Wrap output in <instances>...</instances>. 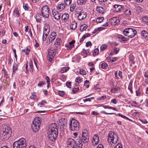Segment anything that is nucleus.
I'll list each match as a JSON object with an SVG mask.
<instances>
[{
    "label": "nucleus",
    "mask_w": 148,
    "mask_h": 148,
    "mask_svg": "<svg viewBox=\"0 0 148 148\" xmlns=\"http://www.w3.org/2000/svg\"><path fill=\"white\" fill-rule=\"evenodd\" d=\"M58 130L56 123H52L49 125L47 133L48 138L51 141H54L57 138L58 135Z\"/></svg>",
    "instance_id": "f257e3e1"
},
{
    "label": "nucleus",
    "mask_w": 148,
    "mask_h": 148,
    "mask_svg": "<svg viewBox=\"0 0 148 148\" xmlns=\"http://www.w3.org/2000/svg\"><path fill=\"white\" fill-rule=\"evenodd\" d=\"M89 140V137L88 132L86 129H83L82 131L81 137L79 136V138L76 140V141L79 143H81L83 142L84 143H88Z\"/></svg>",
    "instance_id": "f03ea898"
},
{
    "label": "nucleus",
    "mask_w": 148,
    "mask_h": 148,
    "mask_svg": "<svg viewBox=\"0 0 148 148\" xmlns=\"http://www.w3.org/2000/svg\"><path fill=\"white\" fill-rule=\"evenodd\" d=\"M69 125V129L73 131H78L79 129V125L78 121L72 118L70 119Z\"/></svg>",
    "instance_id": "7ed1b4c3"
},
{
    "label": "nucleus",
    "mask_w": 148,
    "mask_h": 148,
    "mask_svg": "<svg viewBox=\"0 0 148 148\" xmlns=\"http://www.w3.org/2000/svg\"><path fill=\"white\" fill-rule=\"evenodd\" d=\"M82 144L78 142L77 143L73 139L70 138L67 142L66 148H82Z\"/></svg>",
    "instance_id": "20e7f679"
},
{
    "label": "nucleus",
    "mask_w": 148,
    "mask_h": 148,
    "mask_svg": "<svg viewBox=\"0 0 148 148\" xmlns=\"http://www.w3.org/2000/svg\"><path fill=\"white\" fill-rule=\"evenodd\" d=\"M26 140L24 138H22L14 142L13 148H26Z\"/></svg>",
    "instance_id": "39448f33"
},
{
    "label": "nucleus",
    "mask_w": 148,
    "mask_h": 148,
    "mask_svg": "<svg viewBox=\"0 0 148 148\" xmlns=\"http://www.w3.org/2000/svg\"><path fill=\"white\" fill-rule=\"evenodd\" d=\"M123 34L128 38H131L134 37L137 33V32L135 29L131 28H125L123 32Z\"/></svg>",
    "instance_id": "423d86ee"
},
{
    "label": "nucleus",
    "mask_w": 148,
    "mask_h": 148,
    "mask_svg": "<svg viewBox=\"0 0 148 148\" xmlns=\"http://www.w3.org/2000/svg\"><path fill=\"white\" fill-rule=\"evenodd\" d=\"M40 118L38 117H36L33 121V123L32 125L33 131L36 132H37L39 129L41 122Z\"/></svg>",
    "instance_id": "0eeeda50"
},
{
    "label": "nucleus",
    "mask_w": 148,
    "mask_h": 148,
    "mask_svg": "<svg viewBox=\"0 0 148 148\" xmlns=\"http://www.w3.org/2000/svg\"><path fill=\"white\" fill-rule=\"evenodd\" d=\"M118 136L116 134L111 131L109 132L108 140L110 143H111L114 144L116 143L118 141Z\"/></svg>",
    "instance_id": "6e6552de"
},
{
    "label": "nucleus",
    "mask_w": 148,
    "mask_h": 148,
    "mask_svg": "<svg viewBox=\"0 0 148 148\" xmlns=\"http://www.w3.org/2000/svg\"><path fill=\"white\" fill-rule=\"evenodd\" d=\"M49 9L47 5L43 6L41 8V15L44 18H48L49 16Z\"/></svg>",
    "instance_id": "1a4fd4ad"
},
{
    "label": "nucleus",
    "mask_w": 148,
    "mask_h": 148,
    "mask_svg": "<svg viewBox=\"0 0 148 148\" xmlns=\"http://www.w3.org/2000/svg\"><path fill=\"white\" fill-rule=\"evenodd\" d=\"M12 133V131L11 128L8 126L6 127L2 134L3 136H4V138L6 139L7 138H8L10 136Z\"/></svg>",
    "instance_id": "9d476101"
},
{
    "label": "nucleus",
    "mask_w": 148,
    "mask_h": 148,
    "mask_svg": "<svg viewBox=\"0 0 148 148\" xmlns=\"http://www.w3.org/2000/svg\"><path fill=\"white\" fill-rule=\"evenodd\" d=\"M67 120L64 118H60L59 120L58 124L61 126V128L62 127L64 129L66 127Z\"/></svg>",
    "instance_id": "9b49d317"
},
{
    "label": "nucleus",
    "mask_w": 148,
    "mask_h": 148,
    "mask_svg": "<svg viewBox=\"0 0 148 148\" xmlns=\"http://www.w3.org/2000/svg\"><path fill=\"white\" fill-rule=\"evenodd\" d=\"M75 41V40H73L65 45V47L67 50L71 49L74 46V44Z\"/></svg>",
    "instance_id": "f8f14e48"
},
{
    "label": "nucleus",
    "mask_w": 148,
    "mask_h": 148,
    "mask_svg": "<svg viewBox=\"0 0 148 148\" xmlns=\"http://www.w3.org/2000/svg\"><path fill=\"white\" fill-rule=\"evenodd\" d=\"M45 27H46L45 26L44 29L42 36V40L44 41L46 40L50 30L49 28H46Z\"/></svg>",
    "instance_id": "ddd939ff"
},
{
    "label": "nucleus",
    "mask_w": 148,
    "mask_h": 148,
    "mask_svg": "<svg viewBox=\"0 0 148 148\" xmlns=\"http://www.w3.org/2000/svg\"><path fill=\"white\" fill-rule=\"evenodd\" d=\"M56 37V34L54 32H52L49 36L47 43L49 44L51 43L55 39Z\"/></svg>",
    "instance_id": "4468645a"
},
{
    "label": "nucleus",
    "mask_w": 148,
    "mask_h": 148,
    "mask_svg": "<svg viewBox=\"0 0 148 148\" xmlns=\"http://www.w3.org/2000/svg\"><path fill=\"white\" fill-rule=\"evenodd\" d=\"M65 5L64 3L59 4L56 7L57 11L59 12L62 11L65 8Z\"/></svg>",
    "instance_id": "2eb2a0df"
},
{
    "label": "nucleus",
    "mask_w": 148,
    "mask_h": 148,
    "mask_svg": "<svg viewBox=\"0 0 148 148\" xmlns=\"http://www.w3.org/2000/svg\"><path fill=\"white\" fill-rule=\"evenodd\" d=\"M56 10H53L52 11V14L53 17L57 20H59L61 17L60 14Z\"/></svg>",
    "instance_id": "dca6fc26"
},
{
    "label": "nucleus",
    "mask_w": 148,
    "mask_h": 148,
    "mask_svg": "<svg viewBox=\"0 0 148 148\" xmlns=\"http://www.w3.org/2000/svg\"><path fill=\"white\" fill-rule=\"evenodd\" d=\"M99 138L98 135L96 134L94 135L93 137L92 142L94 145H96L99 142Z\"/></svg>",
    "instance_id": "f3484780"
},
{
    "label": "nucleus",
    "mask_w": 148,
    "mask_h": 148,
    "mask_svg": "<svg viewBox=\"0 0 148 148\" xmlns=\"http://www.w3.org/2000/svg\"><path fill=\"white\" fill-rule=\"evenodd\" d=\"M86 15L85 12H83L78 14L77 18L79 20H82L86 18Z\"/></svg>",
    "instance_id": "a211bd4d"
},
{
    "label": "nucleus",
    "mask_w": 148,
    "mask_h": 148,
    "mask_svg": "<svg viewBox=\"0 0 148 148\" xmlns=\"http://www.w3.org/2000/svg\"><path fill=\"white\" fill-rule=\"evenodd\" d=\"M77 23L75 21H73L71 22L70 25V28L74 30L77 27Z\"/></svg>",
    "instance_id": "6ab92c4d"
},
{
    "label": "nucleus",
    "mask_w": 148,
    "mask_h": 148,
    "mask_svg": "<svg viewBox=\"0 0 148 148\" xmlns=\"http://www.w3.org/2000/svg\"><path fill=\"white\" fill-rule=\"evenodd\" d=\"M111 21L114 25L118 24L120 23V21L117 17H114L111 19Z\"/></svg>",
    "instance_id": "aec40b11"
},
{
    "label": "nucleus",
    "mask_w": 148,
    "mask_h": 148,
    "mask_svg": "<svg viewBox=\"0 0 148 148\" xmlns=\"http://www.w3.org/2000/svg\"><path fill=\"white\" fill-rule=\"evenodd\" d=\"M13 16L15 18H18L19 16V12L17 8H16L13 12Z\"/></svg>",
    "instance_id": "412c9836"
},
{
    "label": "nucleus",
    "mask_w": 148,
    "mask_h": 148,
    "mask_svg": "<svg viewBox=\"0 0 148 148\" xmlns=\"http://www.w3.org/2000/svg\"><path fill=\"white\" fill-rule=\"evenodd\" d=\"M69 15L67 13H65L62 14L61 16V19L64 21H66L68 19Z\"/></svg>",
    "instance_id": "4be33fe9"
},
{
    "label": "nucleus",
    "mask_w": 148,
    "mask_h": 148,
    "mask_svg": "<svg viewBox=\"0 0 148 148\" xmlns=\"http://www.w3.org/2000/svg\"><path fill=\"white\" fill-rule=\"evenodd\" d=\"M142 36L145 38L146 40H148V33L145 30H143L141 32Z\"/></svg>",
    "instance_id": "5701e85b"
},
{
    "label": "nucleus",
    "mask_w": 148,
    "mask_h": 148,
    "mask_svg": "<svg viewBox=\"0 0 148 148\" xmlns=\"http://www.w3.org/2000/svg\"><path fill=\"white\" fill-rule=\"evenodd\" d=\"M114 8H115L116 12H118L121 10L122 9V6L121 5H114Z\"/></svg>",
    "instance_id": "b1692460"
},
{
    "label": "nucleus",
    "mask_w": 148,
    "mask_h": 148,
    "mask_svg": "<svg viewBox=\"0 0 148 148\" xmlns=\"http://www.w3.org/2000/svg\"><path fill=\"white\" fill-rule=\"evenodd\" d=\"M96 10L99 13L101 14H103L105 11L104 9L102 7H97Z\"/></svg>",
    "instance_id": "393cba45"
},
{
    "label": "nucleus",
    "mask_w": 148,
    "mask_h": 148,
    "mask_svg": "<svg viewBox=\"0 0 148 148\" xmlns=\"http://www.w3.org/2000/svg\"><path fill=\"white\" fill-rule=\"evenodd\" d=\"M47 104V102L46 100L42 101L41 102L39 103L38 106L40 107H42L45 106Z\"/></svg>",
    "instance_id": "a878e982"
},
{
    "label": "nucleus",
    "mask_w": 148,
    "mask_h": 148,
    "mask_svg": "<svg viewBox=\"0 0 148 148\" xmlns=\"http://www.w3.org/2000/svg\"><path fill=\"white\" fill-rule=\"evenodd\" d=\"M120 90V88L118 86H116L111 90V92L113 93H116L119 92Z\"/></svg>",
    "instance_id": "bb28decb"
},
{
    "label": "nucleus",
    "mask_w": 148,
    "mask_h": 148,
    "mask_svg": "<svg viewBox=\"0 0 148 148\" xmlns=\"http://www.w3.org/2000/svg\"><path fill=\"white\" fill-rule=\"evenodd\" d=\"M106 60L108 62H113L115 61L116 60V59L115 57H108L106 59Z\"/></svg>",
    "instance_id": "cd10ccee"
},
{
    "label": "nucleus",
    "mask_w": 148,
    "mask_h": 148,
    "mask_svg": "<svg viewBox=\"0 0 148 148\" xmlns=\"http://www.w3.org/2000/svg\"><path fill=\"white\" fill-rule=\"evenodd\" d=\"M61 41V40L59 38H57L56 39L54 43L56 47H58L60 45Z\"/></svg>",
    "instance_id": "c85d7f7f"
},
{
    "label": "nucleus",
    "mask_w": 148,
    "mask_h": 148,
    "mask_svg": "<svg viewBox=\"0 0 148 148\" xmlns=\"http://www.w3.org/2000/svg\"><path fill=\"white\" fill-rule=\"evenodd\" d=\"M133 81L132 80H131L130 81V82L129 84L128 89L129 90H130V92L131 93H132L133 92V91L132 90V84H133Z\"/></svg>",
    "instance_id": "c756f323"
},
{
    "label": "nucleus",
    "mask_w": 148,
    "mask_h": 148,
    "mask_svg": "<svg viewBox=\"0 0 148 148\" xmlns=\"http://www.w3.org/2000/svg\"><path fill=\"white\" fill-rule=\"evenodd\" d=\"M76 6V4L74 2L71 5L70 7V11L71 12H73L75 9Z\"/></svg>",
    "instance_id": "7c9ffc66"
},
{
    "label": "nucleus",
    "mask_w": 148,
    "mask_h": 148,
    "mask_svg": "<svg viewBox=\"0 0 148 148\" xmlns=\"http://www.w3.org/2000/svg\"><path fill=\"white\" fill-rule=\"evenodd\" d=\"M86 0H77V3L79 5H83L86 3Z\"/></svg>",
    "instance_id": "2f4dec72"
},
{
    "label": "nucleus",
    "mask_w": 148,
    "mask_h": 148,
    "mask_svg": "<svg viewBox=\"0 0 148 148\" xmlns=\"http://www.w3.org/2000/svg\"><path fill=\"white\" fill-rule=\"evenodd\" d=\"M41 15L39 14H37L36 16V19L37 22H40L41 17Z\"/></svg>",
    "instance_id": "473e14b6"
},
{
    "label": "nucleus",
    "mask_w": 148,
    "mask_h": 148,
    "mask_svg": "<svg viewBox=\"0 0 148 148\" xmlns=\"http://www.w3.org/2000/svg\"><path fill=\"white\" fill-rule=\"evenodd\" d=\"M87 26L86 24L82 25H81L80 30L81 31L86 30Z\"/></svg>",
    "instance_id": "72a5a7b5"
},
{
    "label": "nucleus",
    "mask_w": 148,
    "mask_h": 148,
    "mask_svg": "<svg viewBox=\"0 0 148 148\" xmlns=\"http://www.w3.org/2000/svg\"><path fill=\"white\" fill-rule=\"evenodd\" d=\"M76 12L77 14H79L80 13L84 12L83 11L81 7H78L76 9Z\"/></svg>",
    "instance_id": "f704fd0d"
},
{
    "label": "nucleus",
    "mask_w": 148,
    "mask_h": 148,
    "mask_svg": "<svg viewBox=\"0 0 148 148\" xmlns=\"http://www.w3.org/2000/svg\"><path fill=\"white\" fill-rule=\"evenodd\" d=\"M48 60L50 61H51L53 58V54L48 53L47 56Z\"/></svg>",
    "instance_id": "c9c22d12"
},
{
    "label": "nucleus",
    "mask_w": 148,
    "mask_h": 148,
    "mask_svg": "<svg viewBox=\"0 0 148 148\" xmlns=\"http://www.w3.org/2000/svg\"><path fill=\"white\" fill-rule=\"evenodd\" d=\"M30 98L34 100L36 99H37V97L35 93H32L31 96H30Z\"/></svg>",
    "instance_id": "e433bc0d"
},
{
    "label": "nucleus",
    "mask_w": 148,
    "mask_h": 148,
    "mask_svg": "<svg viewBox=\"0 0 148 148\" xmlns=\"http://www.w3.org/2000/svg\"><path fill=\"white\" fill-rule=\"evenodd\" d=\"M104 18L103 17H100L97 18L96 19V21L97 23H101L104 20Z\"/></svg>",
    "instance_id": "4c0bfd02"
},
{
    "label": "nucleus",
    "mask_w": 148,
    "mask_h": 148,
    "mask_svg": "<svg viewBox=\"0 0 148 148\" xmlns=\"http://www.w3.org/2000/svg\"><path fill=\"white\" fill-rule=\"evenodd\" d=\"M30 51V50L28 48H27L26 49H22V52H25L27 55H28L29 54V53Z\"/></svg>",
    "instance_id": "58836bf2"
},
{
    "label": "nucleus",
    "mask_w": 148,
    "mask_h": 148,
    "mask_svg": "<svg viewBox=\"0 0 148 148\" xmlns=\"http://www.w3.org/2000/svg\"><path fill=\"white\" fill-rule=\"evenodd\" d=\"M108 66V64L106 63H102L100 65L101 67L103 69H106Z\"/></svg>",
    "instance_id": "ea45409f"
},
{
    "label": "nucleus",
    "mask_w": 148,
    "mask_h": 148,
    "mask_svg": "<svg viewBox=\"0 0 148 148\" xmlns=\"http://www.w3.org/2000/svg\"><path fill=\"white\" fill-rule=\"evenodd\" d=\"M106 98L107 97L106 95H104L101 96V97L98 98L97 100L98 101L103 100L106 99Z\"/></svg>",
    "instance_id": "a19ab883"
},
{
    "label": "nucleus",
    "mask_w": 148,
    "mask_h": 148,
    "mask_svg": "<svg viewBox=\"0 0 148 148\" xmlns=\"http://www.w3.org/2000/svg\"><path fill=\"white\" fill-rule=\"evenodd\" d=\"M72 0H64V2L65 5H69L71 3Z\"/></svg>",
    "instance_id": "79ce46f5"
},
{
    "label": "nucleus",
    "mask_w": 148,
    "mask_h": 148,
    "mask_svg": "<svg viewBox=\"0 0 148 148\" xmlns=\"http://www.w3.org/2000/svg\"><path fill=\"white\" fill-rule=\"evenodd\" d=\"M99 53V49L97 48L95 49L93 53V56H96Z\"/></svg>",
    "instance_id": "37998d69"
},
{
    "label": "nucleus",
    "mask_w": 148,
    "mask_h": 148,
    "mask_svg": "<svg viewBox=\"0 0 148 148\" xmlns=\"http://www.w3.org/2000/svg\"><path fill=\"white\" fill-rule=\"evenodd\" d=\"M69 69V68L68 67H65L61 70L60 72L61 73H63L68 70Z\"/></svg>",
    "instance_id": "c03bdc74"
},
{
    "label": "nucleus",
    "mask_w": 148,
    "mask_h": 148,
    "mask_svg": "<svg viewBox=\"0 0 148 148\" xmlns=\"http://www.w3.org/2000/svg\"><path fill=\"white\" fill-rule=\"evenodd\" d=\"M82 81V79L79 77H77L75 79V82L78 83H80Z\"/></svg>",
    "instance_id": "a18cd8bd"
},
{
    "label": "nucleus",
    "mask_w": 148,
    "mask_h": 148,
    "mask_svg": "<svg viewBox=\"0 0 148 148\" xmlns=\"http://www.w3.org/2000/svg\"><path fill=\"white\" fill-rule=\"evenodd\" d=\"M79 73L81 75H86V72L84 69H79Z\"/></svg>",
    "instance_id": "49530a36"
},
{
    "label": "nucleus",
    "mask_w": 148,
    "mask_h": 148,
    "mask_svg": "<svg viewBox=\"0 0 148 148\" xmlns=\"http://www.w3.org/2000/svg\"><path fill=\"white\" fill-rule=\"evenodd\" d=\"M23 8L26 10H28L29 9L28 5L27 3H23Z\"/></svg>",
    "instance_id": "de8ad7c7"
},
{
    "label": "nucleus",
    "mask_w": 148,
    "mask_h": 148,
    "mask_svg": "<svg viewBox=\"0 0 148 148\" xmlns=\"http://www.w3.org/2000/svg\"><path fill=\"white\" fill-rule=\"evenodd\" d=\"M65 92L64 91H58V95L60 96H63L65 94Z\"/></svg>",
    "instance_id": "09e8293b"
},
{
    "label": "nucleus",
    "mask_w": 148,
    "mask_h": 148,
    "mask_svg": "<svg viewBox=\"0 0 148 148\" xmlns=\"http://www.w3.org/2000/svg\"><path fill=\"white\" fill-rule=\"evenodd\" d=\"M131 11L130 10H125L124 12L125 14L126 15L128 16L130 15L131 14Z\"/></svg>",
    "instance_id": "8fccbe9b"
},
{
    "label": "nucleus",
    "mask_w": 148,
    "mask_h": 148,
    "mask_svg": "<svg viewBox=\"0 0 148 148\" xmlns=\"http://www.w3.org/2000/svg\"><path fill=\"white\" fill-rule=\"evenodd\" d=\"M45 83L44 82L42 81L39 82L38 84V86L39 87H40L42 86L43 85H44Z\"/></svg>",
    "instance_id": "3c124183"
},
{
    "label": "nucleus",
    "mask_w": 148,
    "mask_h": 148,
    "mask_svg": "<svg viewBox=\"0 0 148 148\" xmlns=\"http://www.w3.org/2000/svg\"><path fill=\"white\" fill-rule=\"evenodd\" d=\"M79 90V88L78 87H77L76 88H74L72 89V91L74 93H76L77 91H78Z\"/></svg>",
    "instance_id": "603ef678"
},
{
    "label": "nucleus",
    "mask_w": 148,
    "mask_h": 148,
    "mask_svg": "<svg viewBox=\"0 0 148 148\" xmlns=\"http://www.w3.org/2000/svg\"><path fill=\"white\" fill-rule=\"evenodd\" d=\"M89 81L88 80H86L85 81L84 86H85L86 88H88L89 87V84H88Z\"/></svg>",
    "instance_id": "864d4df0"
},
{
    "label": "nucleus",
    "mask_w": 148,
    "mask_h": 148,
    "mask_svg": "<svg viewBox=\"0 0 148 148\" xmlns=\"http://www.w3.org/2000/svg\"><path fill=\"white\" fill-rule=\"evenodd\" d=\"M143 21L146 23H147V22L148 21V18L146 16L142 18Z\"/></svg>",
    "instance_id": "5fc2aeb1"
},
{
    "label": "nucleus",
    "mask_w": 148,
    "mask_h": 148,
    "mask_svg": "<svg viewBox=\"0 0 148 148\" xmlns=\"http://www.w3.org/2000/svg\"><path fill=\"white\" fill-rule=\"evenodd\" d=\"M93 97H92L90 98H86L85 99H84L83 100L84 102H87V101H91V100L92 99H93Z\"/></svg>",
    "instance_id": "6e6d98bb"
},
{
    "label": "nucleus",
    "mask_w": 148,
    "mask_h": 148,
    "mask_svg": "<svg viewBox=\"0 0 148 148\" xmlns=\"http://www.w3.org/2000/svg\"><path fill=\"white\" fill-rule=\"evenodd\" d=\"M119 38L120 39H121V40L123 41H125L126 40V38L121 35H120L119 36Z\"/></svg>",
    "instance_id": "4d7b16f0"
},
{
    "label": "nucleus",
    "mask_w": 148,
    "mask_h": 148,
    "mask_svg": "<svg viewBox=\"0 0 148 148\" xmlns=\"http://www.w3.org/2000/svg\"><path fill=\"white\" fill-rule=\"evenodd\" d=\"M13 71L17 69V66L16 63H14L13 64Z\"/></svg>",
    "instance_id": "13d9d810"
},
{
    "label": "nucleus",
    "mask_w": 148,
    "mask_h": 148,
    "mask_svg": "<svg viewBox=\"0 0 148 148\" xmlns=\"http://www.w3.org/2000/svg\"><path fill=\"white\" fill-rule=\"evenodd\" d=\"M119 49H120L119 48H115L114 49V53L116 54L117 53H118Z\"/></svg>",
    "instance_id": "bf43d9fd"
},
{
    "label": "nucleus",
    "mask_w": 148,
    "mask_h": 148,
    "mask_svg": "<svg viewBox=\"0 0 148 148\" xmlns=\"http://www.w3.org/2000/svg\"><path fill=\"white\" fill-rule=\"evenodd\" d=\"M92 45V44L90 41H88L87 42L86 44V46L87 47L89 46H91Z\"/></svg>",
    "instance_id": "052dcab7"
},
{
    "label": "nucleus",
    "mask_w": 148,
    "mask_h": 148,
    "mask_svg": "<svg viewBox=\"0 0 148 148\" xmlns=\"http://www.w3.org/2000/svg\"><path fill=\"white\" fill-rule=\"evenodd\" d=\"M106 47H107L106 45H102L101 47V50H102L103 51L104 50L106 49Z\"/></svg>",
    "instance_id": "680f3d73"
},
{
    "label": "nucleus",
    "mask_w": 148,
    "mask_h": 148,
    "mask_svg": "<svg viewBox=\"0 0 148 148\" xmlns=\"http://www.w3.org/2000/svg\"><path fill=\"white\" fill-rule=\"evenodd\" d=\"M45 79H46V80H47V84H50V80L49 79V77L48 76H47L45 77Z\"/></svg>",
    "instance_id": "e2e57ef3"
},
{
    "label": "nucleus",
    "mask_w": 148,
    "mask_h": 148,
    "mask_svg": "<svg viewBox=\"0 0 148 148\" xmlns=\"http://www.w3.org/2000/svg\"><path fill=\"white\" fill-rule=\"evenodd\" d=\"M101 113L102 114H114V113H107L104 111H102L101 112Z\"/></svg>",
    "instance_id": "0e129e2a"
},
{
    "label": "nucleus",
    "mask_w": 148,
    "mask_h": 148,
    "mask_svg": "<svg viewBox=\"0 0 148 148\" xmlns=\"http://www.w3.org/2000/svg\"><path fill=\"white\" fill-rule=\"evenodd\" d=\"M90 34L89 33H87L86 34L84 35L83 36L84 38H85L86 37H88L90 36Z\"/></svg>",
    "instance_id": "69168bd1"
},
{
    "label": "nucleus",
    "mask_w": 148,
    "mask_h": 148,
    "mask_svg": "<svg viewBox=\"0 0 148 148\" xmlns=\"http://www.w3.org/2000/svg\"><path fill=\"white\" fill-rule=\"evenodd\" d=\"M66 86L68 88H70L71 86V82H66Z\"/></svg>",
    "instance_id": "338daca9"
},
{
    "label": "nucleus",
    "mask_w": 148,
    "mask_h": 148,
    "mask_svg": "<svg viewBox=\"0 0 148 148\" xmlns=\"http://www.w3.org/2000/svg\"><path fill=\"white\" fill-rule=\"evenodd\" d=\"M114 148H122L121 145H117Z\"/></svg>",
    "instance_id": "774afa93"
}]
</instances>
